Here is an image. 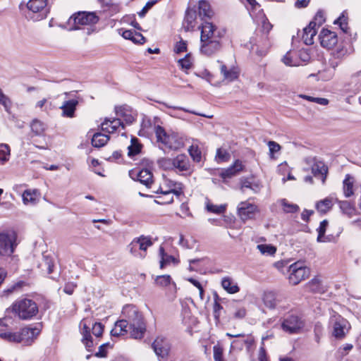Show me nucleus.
<instances>
[{
  "mask_svg": "<svg viewBox=\"0 0 361 361\" xmlns=\"http://www.w3.org/2000/svg\"><path fill=\"white\" fill-rule=\"evenodd\" d=\"M282 301V298L281 295L272 292L267 291L265 292L263 296V302L266 307L269 309H274L276 307H281L280 305L281 302Z\"/></svg>",
  "mask_w": 361,
  "mask_h": 361,
  "instance_id": "4be33fe9",
  "label": "nucleus"
},
{
  "mask_svg": "<svg viewBox=\"0 0 361 361\" xmlns=\"http://www.w3.org/2000/svg\"><path fill=\"white\" fill-rule=\"evenodd\" d=\"M304 326L303 322L296 315H290L282 322V329L288 334H297Z\"/></svg>",
  "mask_w": 361,
  "mask_h": 361,
  "instance_id": "f8f14e48",
  "label": "nucleus"
},
{
  "mask_svg": "<svg viewBox=\"0 0 361 361\" xmlns=\"http://www.w3.org/2000/svg\"><path fill=\"white\" fill-rule=\"evenodd\" d=\"M196 13L192 10H188L186 11L185 20H184V27L185 30L190 31L193 30L195 26Z\"/></svg>",
  "mask_w": 361,
  "mask_h": 361,
  "instance_id": "58836bf2",
  "label": "nucleus"
},
{
  "mask_svg": "<svg viewBox=\"0 0 361 361\" xmlns=\"http://www.w3.org/2000/svg\"><path fill=\"white\" fill-rule=\"evenodd\" d=\"M221 286L228 294H235L240 291V287L234 279L226 276L221 278Z\"/></svg>",
  "mask_w": 361,
  "mask_h": 361,
  "instance_id": "b1692460",
  "label": "nucleus"
},
{
  "mask_svg": "<svg viewBox=\"0 0 361 361\" xmlns=\"http://www.w3.org/2000/svg\"><path fill=\"white\" fill-rule=\"evenodd\" d=\"M141 146L136 138H132L131 145L128 147L129 156H134L140 152Z\"/></svg>",
  "mask_w": 361,
  "mask_h": 361,
  "instance_id": "13d9d810",
  "label": "nucleus"
},
{
  "mask_svg": "<svg viewBox=\"0 0 361 361\" xmlns=\"http://www.w3.org/2000/svg\"><path fill=\"white\" fill-rule=\"evenodd\" d=\"M198 8L200 16L211 18L214 15L210 4L205 0H200L199 1Z\"/></svg>",
  "mask_w": 361,
  "mask_h": 361,
  "instance_id": "4c0bfd02",
  "label": "nucleus"
},
{
  "mask_svg": "<svg viewBox=\"0 0 361 361\" xmlns=\"http://www.w3.org/2000/svg\"><path fill=\"white\" fill-rule=\"evenodd\" d=\"M17 234L14 231L0 233V255H11L17 245Z\"/></svg>",
  "mask_w": 361,
  "mask_h": 361,
  "instance_id": "423d86ee",
  "label": "nucleus"
},
{
  "mask_svg": "<svg viewBox=\"0 0 361 361\" xmlns=\"http://www.w3.org/2000/svg\"><path fill=\"white\" fill-rule=\"evenodd\" d=\"M244 165L243 162L240 160H235L234 164L230 167L224 169L219 173L220 177H221L225 181L227 178H231L232 177L238 175L240 171H243Z\"/></svg>",
  "mask_w": 361,
  "mask_h": 361,
  "instance_id": "aec40b11",
  "label": "nucleus"
},
{
  "mask_svg": "<svg viewBox=\"0 0 361 361\" xmlns=\"http://www.w3.org/2000/svg\"><path fill=\"white\" fill-rule=\"evenodd\" d=\"M122 315L124 319L116 322L111 331V336L118 337L129 334L135 339L142 338L146 326L143 317L138 309L133 305H127L123 308Z\"/></svg>",
  "mask_w": 361,
  "mask_h": 361,
  "instance_id": "f257e3e1",
  "label": "nucleus"
},
{
  "mask_svg": "<svg viewBox=\"0 0 361 361\" xmlns=\"http://www.w3.org/2000/svg\"><path fill=\"white\" fill-rule=\"evenodd\" d=\"M195 140L188 149V152L194 161L200 162L202 160V152Z\"/></svg>",
  "mask_w": 361,
  "mask_h": 361,
  "instance_id": "a18cd8bd",
  "label": "nucleus"
},
{
  "mask_svg": "<svg viewBox=\"0 0 361 361\" xmlns=\"http://www.w3.org/2000/svg\"><path fill=\"white\" fill-rule=\"evenodd\" d=\"M204 208L206 211L209 213L220 215L226 212L227 209V204H215L209 199H206L204 202Z\"/></svg>",
  "mask_w": 361,
  "mask_h": 361,
  "instance_id": "bb28decb",
  "label": "nucleus"
},
{
  "mask_svg": "<svg viewBox=\"0 0 361 361\" xmlns=\"http://www.w3.org/2000/svg\"><path fill=\"white\" fill-rule=\"evenodd\" d=\"M221 73L224 76V80L227 82H232L238 78L239 72L235 68H228L225 65H221Z\"/></svg>",
  "mask_w": 361,
  "mask_h": 361,
  "instance_id": "2f4dec72",
  "label": "nucleus"
},
{
  "mask_svg": "<svg viewBox=\"0 0 361 361\" xmlns=\"http://www.w3.org/2000/svg\"><path fill=\"white\" fill-rule=\"evenodd\" d=\"M130 176L133 179L136 178L147 188H151L153 183V176L149 169H144L140 171H132L130 172Z\"/></svg>",
  "mask_w": 361,
  "mask_h": 361,
  "instance_id": "a211bd4d",
  "label": "nucleus"
},
{
  "mask_svg": "<svg viewBox=\"0 0 361 361\" xmlns=\"http://www.w3.org/2000/svg\"><path fill=\"white\" fill-rule=\"evenodd\" d=\"M187 42L180 39V41L177 42L173 47V51L177 54H180L181 53L187 51Z\"/></svg>",
  "mask_w": 361,
  "mask_h": 361,
  "instance_id": "680f3d73",
  "label": "nucleus"
},
{
  "mask_svg": "<svg viewBox=\"0 0 361 361\" xmlns=\"http://www.w3.org/2000/svg\"><path fill=\"white\" fill-rule=\"evenodd\" d=\"M173 169L188 173L192 171L190 161L186 155L179 154L173 159Z\"/></svg>",
  "mask_w": 361,
  "mask_h": 361,
  "instance_id": "5701e85b",
  "label": "nucleus"
},
{
  "mask_svg": "<svg viewBox=\"0 0 361 361\" xmlns=\"http://www.w3.org/2000/svg\"><path fill=\"white\" fill-rule=\"evenodd\" d=\"M0 104L2 105L6 111L9 112L12 102L10 98L6 95L0 87Z\"/></svg>",
  "mask_w": 361,
  "mask_h": 361,
  "instance_id": "4d7b16f0",
  "label": "nucleus"
},
{
  "mask_svg": "<svg viewBox=\"0 0 361 361\" xmlns=\"http://www.w3.org/2000/svg\"><path fill=\"white\" fill-rule=\"evenodd\" d=\"M246 1L250 6L249 10L251 16L255 15L259 10H262L260 8V5L256 1V0H246Z\"/></svg>",
  "mask_w": 361,
  "mask_h": 361,
  "instance_id": "0e129e2a",
  "label": "nucleus"
},
{
  "mask_svg": "<svg viewBox=\"0 0 361 361\" xmlns=\"http://www.w3.org/2000/svg\"><path fill=\"white\" fill-rule=\"evenodd\" d=\"M158 142L162 144L165 147L177 150L184 146L183 138L173 132H166L161 126H157L154 128Z\"/></svg>",
  "mask_w": 361,
  "mask_h": 361,
  "instance_id": "20e7f679",
  "label": "nucleus"
},
{
  "mask_svg": "<svg viewBox=\"0 0 361 361\" xmlns=\"http://www.w3.org/2000/svg\"><path fill=\"white\" fill-rule=\"evenodd\" d=\"M172 279L169 275H161L157 276L155 279L156 284L165 287L171 284Z\"/></svg>",
  "mask_w": 361,
  "mask_h": 361,
  "instance_id": "052dcab7",
  "label": "nucleus"
},
{
  "mask_svg": "<svg viewBox=\"0 0 361 361\" xmlns=\"http://www.w3.org/2000/svg\"><path fill=\"white\" fill-rule=\"evenodd\" d=\"M237 212L240 219L243 221H246L249 219H253L259 212V209L256 204L249 201H243L238 204Z\"/></svg>",
  "mask_w": 361,
  "mask_h": 361,
  "instance_id": "9b49d317",
  "label": "nucleus"
},
{
  "mask_svg": "<svg viewBox=\"0 0 361 361\" xmlns=\"http://www.w3.org/2000/svg\"><path fill=\"white\" fill-rule=\"evenodd\" d=\"M332 335L337 339H343L350 329L348 321L341 316L331 319Z\"/></svg>",
  "mask_w": 361,
  "mask_h": 361,
  "instance_id": "6e6552de",
  "label": "nucleus"
},
{
  "mask_svg": "<svg viewBox=\"0 0 361 361\" xmlns=\"http://www.w3.org/2000/svg\"><path fill=\"white\" fill-rule=\"evenodd\" d=\"M312 172L314 176H320L323 184L325 183L328 168L324 163L322 161L315 162L312 166Z\"/></svg>",
  "mask_w": 361,
  "mask_h": 361,
  "instance_id": "c85d7f7f",
  "label": "nucleus"
},
{
  "mask_svg": "<svg viewBox=\"0 0 361 361\" xmlns=\"http://www.w3.org/2000/svg\"><path fill=\"white\" fill-rule=\"evenodd\" d=\"M297 53L294 51H288L282 59V61L286 66H298L302 65L300 61L297 58Z\"/></svg>",
  "mask_w": 361,
  "mask_h": 361,
  "instance_id": "ea45409f",
  "label": "nucleus"
},
{
  "mask_svg": "<svg viewBox=\"0 0 361 361\" xmlns=\"http://www.w3.org/2000/svg\"><path fill=\"white\" fill-rule=\"evenodd\" d=\"M159 166L164 170L173 169V159L161 158L158 161Z\"/></svg>",
  "mask_w": 361,
  "mask_h": 361,
  "instance_id": "bf43d9fd",
  "label": "nucleus"
},
{
  "mask_svg": "<svg viewBox=\"0 0 361 361\" xmlns=\"http://www.w3.org/2000/svg\"><path fill=\"white\" fill-rule=\"evenodd\" d=\"M333 204V199L331 197H326L319 201L316 204V208L319 212L326 213L331 209Z\"/></svg>",
  "mask_w": 361,
  "mask_h": 361,
  "instance_id": "a19ab883",
  "label": "nucleus"
},
{
  "mask_svg": "<svg viewBox=\"0 0 361 361\" xmlns=\"http://www.w3.org/2000/svg\"><path fill=\"white\" fill-rule=\"evenodd\" d=\"M123 38L130 39L135 44H143L145 42V37L139 32L135 31L127 30H123L121 33Z\"/></svg>",
  "mask_w": 361,
  "mask_h": 361,
  "instance_id": "72a5a7b5",
  "label": "nucleus"
},
{
  "mask_svg": "<svg viewBox=\"0 0 361 361\" xmlns=\"http://www.w3.org/2000/svg\"><path fill=\"white\" fill-rule=\"evenodd\" d=\"M256 23L261 25L263 32L268 33L272 28L271 24L268 21L262 10H259L255 15L252 16Z\"/></svg>",
  "mask_w": 361,
  "mask_h": 361,
  "instance_id": "cd10ccee",
  "label": "nucleus"
},
{
  "mask_svg": "<svg viewBox=\"0 0 361 361\" xmlns=\"http://www.w3.org/2000/svg\"><path fill=\"white\" fill-rule=\"evenodd\" d=\"M279 204L286 213H295L299 210V207L297 204H293L285 199L281 200Z\"/></svg>",
  "mask_w": 361,
  "mask_h": 361,
  "instance_id": "8fccbe9b",
  "label": "nucleus"
},
{
  "mask_svg": "<svg viewBox=\"0 0 361 361\" xmlns=\"http://www.w3.org/2000/svg\"><path fill=\"white\" fill-rule=\"evenodd\" d=\"M347 54V50L343 47H338L336 50H334L331 53L332 59L331 61H338V63L340 61L345 57Z\"/></svg>",
  "mask_w": 361,
  "mask_h": 361,
  "instance_id": "864d4df0",
  "label": "nucleus"
},
{
  "mask_svg": "<svg viewBox=\"0 0 361 361\" xmlns=\"http://www.w3.org/2000/svg\"><path fill=\"white\" fill-rule=\"evenodd\" d=\"M10 309L13 313L23 320L30 319L38 313L36 302L27 298L16 300Z\"/></svg>",
  "mask_w": 361,
  "mask_h": 361,
  "instance_id": "7ed1b4c3",
  "label": "nucleus"
},
{
  "mask_svg": "<svg viewBox=\"0 0 361 361\" xmlns=\"http://www.w3.org/2000/svg\"><path fill=\"white\" fill-rule=\"evenodd\" d=\"M0 338L11 343H21L20 332L2 331L0 332Z\"/></svg>",
  "mask_w": 361,
  "mask_h": 361,
  "instance_id": "c03bdc74",
  "label": "nucleus"
},
{
  "mask_svg": "<svg viewBox=\"0 0 361 361\" xmlns=\"http://www.w3.org/2000/svg\"><path fill=\"white\" fill-rule=\"evenodd\" d=\"M201 30L200 40L222 39L225 35V30L218 28L210 22H204L200 27Z\"/></svg>",
  "mask_w": 361,
  "mask_h": 361,
  "instance_id": "0eeeda50",
  "label": "nucleus"
},
{
  "mask_svg": "<svg viewBox=\"0 0 361 361\" xmlns=\"http://www.w3.org/2000/svg\"><path fill=\"white\" fill-rule=\"evenodd\" d=\"M41 331L40 325L32 326H25L20 332V342L26 345H30L39 334Z\"/></svg>",
  "mask_w": 361,
  "mask_h": 361,
  "instance_id": "f3484780",
  "label": "nucleus"
},
{
  "mask_svg": "<svg viewBox=\"0 0 361 361\" xmlns=\"http://www.w3.org/2000/svg\"><path fill=\"white\" fill-rule=\"evenodd\" d=\"M289 282L293 285L298 284L310 274V269L300 262H295L289 267Z\"/></svg>",
  "mask_w": 361,
  "mask_h": 361,
  "instance_id": "9d476101",
  "label": "nucleus"
},
{
  "mask_svg": "<svg viewBox=\"0 0 361 361\" xmlns=\"http://www.w3.org/2000/svg\"><path fill=\"white\" fill-rule=\"evenodd\" d=\"M222 39L200 40L201 54L210 56L218 52L222 47Z\"/></svg>",
  "mask_w": 361,
  "mask_h": 361,
  "instance_id": "ddd939ff",
  "label": "nucleus"
},
{
  "mask_svg": "<svg viewBox=\"0 0 361 361\" xmlns=\"http://www.w3.org/2000/svg\"><path fill=\"white\" fill-rule=\"evenodd\" d=\"M340 208L343 214L351 218L356 214V209L348 201L340 202Z\"/></svg>",
  "mask_w": 361,
  "mask_h": 361,
  "instance_id": "de8ad7c7",
  "label": "nucleus"
},
{
  "mask_svg": "<svg viewBox=\"0 0 361 361\" xmlns=\"http://www.w3.org/2000/svg\"><path fill=\"white\" fill-rule=\"evenodd\" d=\"M268 147L269 149V154L271 158H274V154L278 152L281 149V146L274 141L268 142Z\"/></svg>",
  "mask_w": 361,
  "mask_h": 361,
  "instance_id": "69168bd1",
  "label": "nucleus"
},
{
  "mask_svg": "<svg viewBox=\"0 0 361 361\" xmlns=\"http://www.w3.org/2000/svg\"><path fill=\"white\" fill-rule=\"evenodd\" d=\"M78 104L77 99H70L65 101L60 109L62 110L61 116L66 118H73L76 106Z\"/></svg>",
  "mask_w": 361,
  "mask_h": 361,
  "instance_id": "393cba45",
  "label": "nucleus"
},
{
  "mask_svg": "<svg viewBox=\"0 0 361 361\" xmlns=\"http://www.w3.org/2000/svg\"><path fill=\"white\" fill-rule=\"evenodd\" d=\"M27 18L39 21L45 18L49 12L47 0H29L27 3Z\"/></svg>",
  "mask_w": 361,
  "mask_h": 361,
  "instance_id": "39448f33",
  "label": "nucleus"
},
{
  "mask_svg": "<svg viewBox=\"0 0 361 361\" xmlns=\"http://www.w3.org/2000/svg\"><path fill=\"white\" fill-rule=\"evenodd\" d=\"M307 288L314 293H322L326 291L327 286L320 276H314L307 284Z\"/></svg>",
  "mask_w": 361,
  "mask_h": 361,
  "instance_id": "a878e982",
  "label": "nucleus"
},
{
  "mask_svg": "<svg viewBox=\"0 0 361 361\" xmlns=\"http://www.w3.org/2000/svg\"><path fill=\"white\" fill-rule=\"evenodd\" d=\"M178 63L180 68L185 72L192 68L193 64V59L191 56V54H187L184 58L180 59L178 61Z\"/></svg>",
  "mask_w": 361,
  "mask_h": 361,
  "instance_id": "49530a36",
  "label": "nucleus"
},
{
  "mask_svg": "<svg viewBox=\"0 0 361 361\" xmlns=\"http://www.w3.org/2000/svg\"><path fill=\"white\" fill-rule=\"evenodd\" d=\"M216 158L218 161H227L230 158V154L226 149L220 148L217 149Z\"/></svg>",
  "mask_w": 361,
  "mask_h": 361,
  "instance_id": "e2e57ef3",
  "label": "nucleus"
},
{
  "mask_svg": "<svg viewBox=\"0 0 361 361\" xmlns=\"http://www.w3.org/2000/svg\"><path fill=\"white\" fill-rule=\"evenodd\" d=\"M90 322L87 319H83L80 324V332L82 335V342L85 345L87 351H92L94 346L92 336L90 333Z\"/></svg>",
  "mask_w": 361,
  "mask_h": 361,
  "instance_id": "6ab92c4d",
  "label": "nucleus"
},
{
  "mask_svg": "<svg viewBox=\"0 0 361 361\" xmlns=\"http://www.w3.org/2000/svg\"><path fill=\"white\" fill-rule=\"evenodd\" d=\"M152 348L158 357L164 358L168 356L171 346L166 338L158 336L152 343Z\"/></svg>",
  "mask_w": 361,
  "mask_h": 361,
  "instance_id": "2eb2a0df",
  "label": "nucleus"
},
{
  "mask_svg": "<svg viewBox=\"0 0 361 361\" xmlns=\"http://www.w3.org/2000/svg\"><path fill=\"white\" fill-rule=\"evenodd\" d=\"M186 280L188 281H189L190 283H191L194 286H195L199 290L200 298H201V300H203L204 299V289H203V287H202L201 283L199 281H197L193 278H188Z\"/></svg>",
  "mask_w": 361,
  "mask_h": 361,
  "instance_id": "338daca9",
  "label": "nucleus"
},
{
  "mask_svg": "<svg viewBox=\"0 0 361 361\" xmlns=\"http://www.w3.org/2000/svg\"><path fill=\"white\" fill-rule=\"evenodd\" d=\"M319 39L322 47L326 49L333 48L338 42V36L336 32L328 29H322L319 35Z\"/></svg>",
  "mask_w": 361,
  "mask_h": 361,
  "instance_id": "4468645a",
  "label": "nucleus"
},
{
  "mask_svg": "<svg viewBox=\"0 0 361 361\" xmlns=\"http://www.w3.org/2000/svg\"><path fill=\"white\" fill-rule=\"evenodd\" d=\"M122 122L118 118H114L113 120L106 119L102 123V129L109 133H114L121 126Z\"/></svg>",
  "mask_w": 361,
  "mask_h": 361,
  "instance_id": "473e14b6",
  "label": "nucleus"
},
{
  "mask_svg": "<svg viewBox=\"0 0 361 361\" xmlns=\"http://www.w3.org/2000/svg\"><path fill=\"white\" fill-rule=\"evenodd\" d=\"M257 248L262 255L266 256H273L276 252V247L271 245L260 244L257 246Z\"/></svg>",
  "mask_w": 361,
  "mask_h": 361,
  "instance_id": "3c124183",
  "label": "nucleus"
},
{
  "mask_svg": "<svg viewBox=\"0 0 361 361\" xmlns=\"http://www.w3.org/2000/svg\"><path fill=\"white\" fill-rule=\"evenodd\" d=\"M329 226V221L327 220H323L318 228L317 229L318 232V236L317 238V242L319 243H327L331 240V236L325 235L326 228Z\"/></svg>",
  "mask_w": 361,
  "mask_h": 361,
  "instance_id": "c9c22d12",
  "label": "nucleus"
},
{
  "mask_svg": "<svg viewBox=\"0 0 361 361\" xmlns=\"http://www.w3.org/2000/svg\"><path fill=\"white\" fill-rule=\"evenodd\" d=\"M109 139L108 135L97 133L92 138V145L95 147H102L107 143Z\"/></svg>",
  "mask_w": 361,
  "mask_h": 361,
  "instance_id": "79ce46f5",
  "label": "nucleus"
},
{
  "mask_svg": "<svg viewBox=\"0 0 361 361\" xmlns=\"http://www.w3.org/2000/svg\"><path fill=\"white\" fill-rule=\"evenodd\" d=\"M355 180L350 175L347 174L343 182V190L344 195L350 197L354 194L353 185Z\"/></svg>",
  "mask_w": 361,
  "mask_h": 361,
  "instance_id": "e433bc0d",
  "label": "nucleus"
},
{
  "mask_svg": "<svg viewBox=\"0 0 361 361\" xmlns=\"http://www.w3.org/2000/svg\"><path fill=\"white\" fill-rule=\"evenodd\" d=\"M40 198V192L37 189H27L22 194L23 202L27 206L36 205Z\"/></svg>",
  "mask_w": 361,
  "mask_h": 361,
  "instance_id": "412c9836",
  "label": "nucleus"
},
{
  "mask_svg": "<svg viewBox=\"0 0 361 361\" xmlns=\"http://www.w3.org/2000/svg\"><path fill=\"white\" fill-rule=\"evenodd\" d=\"M153 244L152 238L148 236L142 235L135 238L130 244V250L132 254L138 255L137 250L145 252L147 249Z\"/></svg>",
  "mask_w": 361,
  "mask_h": 361,
  "instance_id": "dca6fc26",
  "label": "nucleus"
},
{
  "mask_svg": "<svg viewBox=\"0 0 361 361\" xmlns=\"http://www.w3.org/2000/svg\"><path fill=\"white\" fill-rule=\"evenodd\" d=\"M330 66L331 67V68H326L317 73L319 80L329 81L334 78L335 75V69L338 66V62L331 61Z\"/></svg>",
  "mask_w": 361,
  "mask_h": 361,
  "instance_id": "c756f323",
  "label": "nucleus"
},
{
  "mask_svg": "<svg viewBox=\"0 0 361 361\" xmlns=\"http://www.w3.org/2000/svg\"><path fill=\"white\" fill-rule=\"evenodd\" d=\"M99 20V17L95 12L78 11L70 17L68 24L73 25L74 30H82L90 35L97 32Z\"/></svg>",
  "mask_w": 361,
  "mask_h": 361,
  "instance_id": "f03ea898",
  "label": "nucleus"
},
{
  "mask_svg": "<svg viewBox=\"0 0 361 361\" xmlns=\"http://www.w3.org/2000/svg\"><path fill=\"white\" fill-rule=\"evenodd\" d=\"M30 128L35 135H41L45 131L47 126L42 121L34 119L30 123Z\"/></svg>",
  "mask_w": 361,
  "mask_h": 361,
  "instance_id": "37998d69",
  "label": "nucleus"
},
{
  "mask_svg": "<svg viewBox=\"0 0 361 361\" xmlns=\"http://www.w3.org/2000/svg\"><path fill=\"white\" fill-rule=\"evenodd\" d=\"M317 32V28L313 25H309L303 29L302 39L305 44L311 45L314 43V37Z\"/></svg>",
  "mask_w": 361,
  "mask_h": 361,
  "instance_id": "7c9ffc66",
  "label": "nucleus"
},
{
  "mask_svg": "<svg viewBox=\"0 0 361 361\" xmlns=\"http://www.w3.org/2000/svg\"><path fill=\"white\" fill-rule=\"evenodd\" d=\"M324 22V13L322 11H319L317 12L313 20L310 23V24L318 29Z\"/></svg>",
  "mask_w": 361,
  "mask_h": 361,
  "instance_id": "5fc2aeb1",
  "label": "nucleus"
},
{
  "mask_svg": "<svg viewBox=\"0 0 361 361\" xmlns=\"http://www.w3.org/2000/svg\"><path fill=\"white\" fill-rule=\"evenodd\" d=\"M154 192L164 196L171 195L179 196L183 193L182 184L164 178L157 190H154Z\"/></svg>",
  "mask_w": 361,
  "mask_h": 361,
  "instance_id": "1a4fd4ad",
  "label": "nucleus"
},
{
  "mask_svg": "<svg viewBox=\"0 0 361 361\" xmlns=\"http://www.w3.org/2000/svg\"><path fill=\"white\" fill-rule=\"evenodd\" d=\"M214 359L215 361H223V348L219 345L213 347Z\"/></svg>",
  "mask_w": 361,
  "mask_h": 361,
  "instance_id": "774afa93",
  "label": "nucleus"
},
{
  "mask_svg": "<svg viewBox=\"0 0 361 361\" xmlns=\"http://www.w3.org/2000/svg\"><path fill=\"white\" fill-rule=\"evenodd\" d=\"M54 267V260L49 256H44L42 262L40 264L42 269L47 271V274H51Z\"/></svg>",
  "mask_w": 361,
  "mask_h": 361,
  "instance_id": "603ef678",
  "label": "nucleus"
},
{
  "mask_svg": "<svg viewBox=\"0 0 361 361\" xmlns=\"http://www.w3.org/2000/svg\"><path fill=\"white\" fill-rule=\"evenodd\" d=\"M348 15L346 12H343L341 16L334 20V23L335 25H338L341 30L346 33L348 31Z\"/></svg>",
  "mask_w": 361,
  "mask_h": 361,
  "instance_id": "09e8293b",
  "label": "nucleus"
},
{
  "mask_svg": "<svg viewBox=\"0 0 361 361\" xmlns=\"http://www.w3.org/2000/svg\"><path fill=\"white\" fill-rule=\"evenodd\" d=\"M159 255L161 258L160 267L161 269L171 264H177L178 263V260L176 257L166 254L162 247H159Z\"/></svg>",
  "mask_w": 361,
  "mask_h": 361,
  "instance_id": "f704fd0d",
  "label": "nucleus"
},
{
  "mask_svg": "<svg viewBox=\"0 0 361 361\" xmlns=\"http://www.w3.org/2000/svg\"><path fill=\"white\" fill-rule=\"evenodd\" d=\"M10 157V149L7 145L0 144V164L6 162Z\"/></svg>",
  "mask_w": 361,
  "mask_h": 361,
  "instance_id": "6e6d98bb",
  "label": "nucleus"
}]
</instances>
